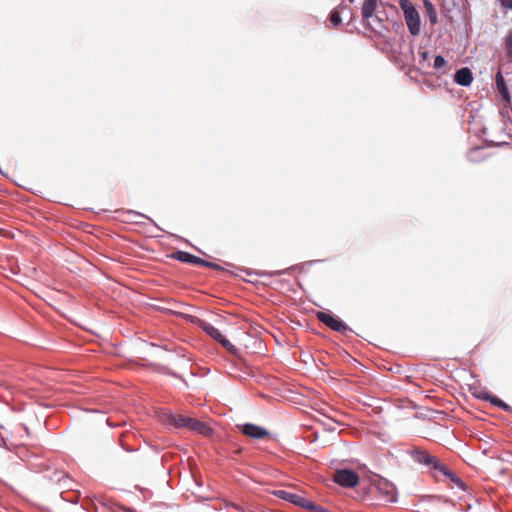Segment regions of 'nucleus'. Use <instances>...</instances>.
<instances>
[{
  "label": "nucleus",
  "mask_w": 512,
  "mask_h": 512,
  "mask_svg": "<svg viewBox=\"0 0 512 512\" xmlns=\"http://www.w3.org/2000/svg\"><path fill=\"white\" fill-rule=\"evenodd\" d=\"M506 55L509 61H512V32L505 38Z\"/></svg>",
  "instance_id": "obj_15"
},
{
  "label": "nucleus",
  "mask_w": 512,
  "mask_h": 512,
  "mask_svg": "<svg viewBox=\"0 0 512 512\" xmlns=\"http://www.w3.org/2000/svg\"><path fill=\"white\" fill-rule=\"evenodd\" d=\"M241 431L244 435L253 439H263L269 435L266 429L252 423L242 425Z\"/></svg>",
  "instance_id": "obj_7"
},
{
  "label": "nucleus",
  "mask_w": 512,
  "mask_h": 512,
  "mask_svg": "<svg viewBox=\"0 0 512 512\" xmlns=\"http://www.w3.org/2000/svg\"><path fill=\"white\" fill-rule=\"evenodd\" d=\"M333 480L340 486L352 488L358 484L359 477L352 470L340 469L334 473Z\"/></svg>",
  "instance_id": "obj_4"
},
{
  "label": "nucleus",
  "mask_w": 512,
  "mask_h": 512,
  "mask_svg": "<svg viewBox=\"0 0 512 512\" xmlns=\"http://www.w3.org/2000/svg\"><path fill=\"white\" fill-rule=\"evenodd\" d=\"M501 6L505 9L512 10V0H501Z\"/></svg>",
  "instance_id": "obj_21"
},
{
  "label": "nucleus",
  "mask_w": 512,
  "mask_h": 512,
  "mask_svg": "<svg viewBox=\"0 0 512 512\" xmlns=\"http://www.w3.org/2000/svg\"><path fill=\"white\" fill-rule=\"evenodd\" d=\"M476 397L481 400H485L489 402V398H491V395L487 392H480L476 394Z\"/></svg>",
  "instance_id": "obj_20"
},
{
  "label": "nucleus",
  "mask_w": 512,
  "mask_h": 512,
  "mask_svg": "<svg viewBox=\"0 0 512 512\" xmlns=\"http://www.w3.org/2000/svg\"><path fill=\"white\" fill-rule=\"evenodd\" d=\"M401 8L404 11L405 21L409 32L416 36L420 33V15L418 11L407 1L401 0Z\"/></svg>",
  "instance_id": "obj_2"
},
{
  "label": "nucleus",
  "mask_w": 512,
  "mask_h": 512,
  "mask_svg": "<svg viewBox=\"0 0 512 512\" xmlns=\"http://www.w3.org/2000/svg\"><path fill=\"white\" fill-rule=\"evenodd\" d=\"M193 418L181 415V414H170L166 417L165 421L167 424L174 426L175 428H188L190 429V421Z\"/></svg>",
  "instance_id": "obj_9"
},
{
  "label": "nucleus",
  "mask_w": 512,
  "mask_h": 512,
  "mask_svg": "<svg viewBox=\"0 0 512 512\" xmlns=\"http://www.w3.org/2000/svg\"><path fill=\"white\" fill-rule=\"evenodd\" d=\"M202 328L211 338L219 342L229 352H236L235 346L227 338H225L216 327L211 324H204Z\"/></svg>",
  "instance_id": "obj_6"
},
{
  "label": "nucleus",
  "mask_w": 512,
  "mask_h": 512,
  "mask_svg": "<svg viewBox=\"0 0 512 512\" xmlns=\"http://www.w3.org/2000/svg\"><path fill=\"white\" fill-rule=\"evenodd\" d=\"M190 424V430L196 431L203 436L209 437L213 433L212 428H210L206 423L197 419L193 418L192 421H190Z\"/></svg>",
  "instance_id": "obj_11"
},
{
  "label": "nucleus",
  "mask_w": 512,
  "mask_h": 512,
  "mask_svg": "<svg viewBox=\"0 0 512 512\" xmlns=\"http://www.w3.org/2000/svg\"><path fill=\"white\" fill-rule=\"evenodd\" d=\"M390 501H394L395 500V496L392 494L389 498Z\"/></svg>",
  "instance_id": "obj_23"
},
{
  "label": "nucleus",
  "mask_w": 512,
  "mask_h": 512,
  "mask_svg": "<svg viewBox=\"0 0 512 512\" xmlns=\"http://www.w3.org/2000/svg\"><path fill=\"white\" fill-rule=\"evenodd\" d=\"M489 402L492 405L499 407L505 411H507L509 409V406L504 401H502L500 398H498L496 396L491 395V398H489Z\"/></svg>",
  "instance_id": "obj_16"
},
{
  "label": "nucleus",
  "mask_w": 512,
  "mask_h": 512,
  "mask_svg": "<svg viewBox=\"0 0 512 512\" xmlns=\"http://www.w3.org/2000/svg\"><path fill=\"white\" fill-rule=\"evenodd\" d=\"M496 86H497L499 93L504 98V100L506 102H510V95H509L508 89L505 84V80H504L501 72H498L496 74Z\"/></svg>",
  "instance_id": "obj_13"
},
{
  "label": "nucleus",
  "mask_w": 512,
  "mask_h": 512,
  "mask_svg": "<svg viewBox=\"0 0 512 512\" xmlns=\"http://www.w3.org/2000/svg\"><path fill=\"white\" fill-rule=\"evenodd\" d=\"M274 495L277 496L278 498L280 499H283V500H286L290 503H293L297 506H300V507H303V508H306L308 510H314V511H317V512H324V509L317 506L316 504H314L313 502H311L310 500L298 495V494H294V493H291L289 491H286V490H277L274 492Z\"/></svg>",
  "instance_id": "obj_3"
},
{
  "label": "nucleus",
  "mask_w": 512,
  "mask_h": 512,
  "mask_svg": "<svg viewBox=\"0 0 512 512\" xmlns=\"http://www.w3.org/2000/svg\"><path fill=\"white\" fill-rule=\"evenodd\" d=\"M172 257L180 262L202 266L205 260L185 251H176Z\"/></svg>",
  "instance_id": "obj_8"
},
{
  "label": "nucleus",
  "mask_w": 512,
  "mask_h": 512,
  "mask_svg": "<svg viewBox=\"0 0 512 512\" xmlns=\"http://www.w3.org/2000/svg\"><path fill=\"white\" fill-rule=\"evenodd\" d=\"M424 5L427 9V13H428L429 20H430L431 24H435L437 22L438 18H437V13H436L433 5L427 0L424 1Z\"/></svg>",
  "instance_id": "obj_14"
},
{
  "label": "nucleus",
  "mask_w": 512,
  "mask_h": 512,
  "mask_svg": "<svg viewBox=\"0 0 512 512\" xmlns=\"http://www.w3.org/2000/svg\"><path fill=\"white\" fill-rule=\"evenodd\" d=\"M377 7V0H365L362 9L361 14L364 21H368L371 17L374 16L375 10Z\"/></svg>",
  "instance_id": "obj_12"
},
{
  "label": "nucleus",
  "mask_w": 512,
  "mask_h": 512,
  "mask_svg": "<svg viewBox=\"0 0 512 512\" xmlns=\"http://www.w3.org/2000/svg\"><path fill=\"white\" fill-rule=\"evenodd\" d=\"M330 22L334 25V26H337L341 23V17H340V14L338 13V11H332L331 14H330Z\"/></svg>",
  "instance_id": "obj_18"
},
{
  "label": "nucleus",
  "mask_w": 512,
  "mask_h": 512,
  "mask_svg": "<svg viewBox=\"0 0 512 512\" xmlns=\"http://www.w3.org/2000/svg\"><path fill=\"white\" fill-rule=\"evenodd\" d=\"M411 456L415 462L441 472L456 483H461L460 479L456 477V475L450 471L446 465L440 463L435 456L431 455L426 450L415 448L411 451Z\"/></svg>",
  "instance_id": "obj_1"
},
{
  "label": "nucleus",
  "mask_w": 512,
  "mask_h": 512,
  "mask_svg": "<svg viewBox=\"0 0 512 512\" xmlns=\"http://www.w3.org/2000/svg\"><path fill=\"white\" fill-rule=\"evenodd\" d=\"M445 65H446V60L441 55H438L435 57L433 67L436 70H440Z\"/></svg>",
  "instance_id": "obj_17"
},
{
  "label": "nucleus",
  "mask_w": 512,
  "mask_h": 512,
  "mask_svg": "<svg viewBox=\"0 0 512 512\" xmlns=\"http://www.w3.org/2000/svg\"><path fill=\"white\" fill-rule=\"evenodd\" d=\"M316 318L323 324H325L330 329L345 333L348 330V326L339 318L333 316L332 314L319 311L316 314Z\"/></svg>",
  "instance_id": "obj_5"
},
{
  "label": "nucleus",
  "mask_w": 512,
  "mask_h": 512,
  "mask_svg": "<svg viewBox=\"0 0 512 512\" xmlns=\"http://www.w3.org/2000/svg\"><path fill=\"white\" fill-rule=\"evenodd\" d=\"M421 56H422V58H423L424 60H426V59L428 58V52H426V51H425V52H422V53H421Z\"/></svg>",
  "instance_id": "obj_22"
},
{
  "label": "nucleus",
  "mask_w": 512,
  "mask_h": 512,
  "mask_svg": "<svg viewBox=\"0 0 512 512\" xmlns=\"http://www.w3.org/2000/svg\"><path fill=\"white\" fill-rule=\"evenodd\" d=\"M202 266H205V267H208V268H211V269H215V270H223V268L221 266H219L218 264L212 263V262H209V261H206V260H205V263H203Z\"/></svg>",
  "instance_id": "obj_19"
},
{
  "label": "nucleus",
  "mask_w": 512,
  "mask_h": 512,
  "mask_svg": "<svg viewBox=\"0 0 512 512\" xmlns=\"http://www.w3.org/2000/svg\"><path fill=\"white\" fill-rule=\"evenodd\" d=\"M454 80L461 86H469L473 81L472 72L467 67L461 68L455 73Z\"/></svg>",
  "instance_id": "obj_10"
}]
</instances>
